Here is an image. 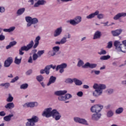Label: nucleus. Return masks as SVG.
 <instances>
[{"label": "nucleus", "instance_id": "f257e3e1", "mask_svg": "<svg viewBox=\"0 0 126 126\" xmlns=\"http://www.w3.org/2000/svg\"><path fill=\"white\" fill-rule=\"evenodd\" d=\"M42 116L43 117H46V118L53 117L56 121H59L62 118L61 114L56 109L52 110V108H47L42 113Z\"/></svg>", "mask_w": 126, "mask_h": 126}, {"label": "nucleus", "instance_id": "f03ea898", "mask_svg": "<svg viewBox=\"0 0 126 126\" xmlns=\"http://www.w3.org/2000/svg\"><path fill=\"white\" fill-rule=\"evenodd\" d=\"M93 88L95 89V90L93 92V95L94 96V97H98V96L102 95V93H103V90L106 89V85L94 84L93 86Z\"/></svg>", "mask_w": 126, "mask_h": 126}, {"label": "nucleus", "instance_id": "7ed1b4c3", "mask_svg": "<svg viewBox=\"0 0 126 126\" xmlns=\"http://www.w3.org/2000/svg\"><path fill=\"white\" fill-rule=\"evenodd\" d=\"M123 44H121V42L118 40L114 42V45L115 46L117 52L126 53V40L123 41Z\"/></svg>", "mask_w": 126, "mask_h": 126}, {"label": "nucleus", "instance_id": "20e7f679", "mask_svg": "<svg viewBox=\"0 0 126 126\" xmlns=\"http://www.w3.org/2000/svg\"><path fill=\"white\" fill-rule=\"evenodd\" d=\"M34 45V41L32 40L27 46H22L20 49H19V55L21 56H23L24 55V52H23V51L27 52L29 51L33 47Z\"/></svg>", "mask_w": 126, "mask_h": 126}, {"label": "nucleus", "instance_id": "39448f33", "mask_svg": "<svg viewBox=\"0 0 126 126\" xmlns=\"http://www.w3.org/2000/svg\"><path fill=\"white\" fill-rule=\"evenodd\" d=\"M28 122L26 123V126H34L36 123H38L39 118L35 116H33L31 119H28Z\"/></svg>", "mask_w": 126, "mask_h": 126}, {"label": "nucleus", "instance_id": "423d86ee", "mask_svg": "<svg viewBox=\"0 0 126 126\" xmlns=\"http://www.w3.org/2000/svg\"><path fill=\"white\" fill-rule=\"evenodd\" d=\"M66 93H67V91L66 90H64L55 92V94L57 96H59L58 97V99L60 101H65V97L62 95H64V94H66Z\"/></svg>", "mask_w": 126, "mask_h": 126}, {"label": "nucleus", "instance_id": "0eeeda50", "mask_svg": "<svg viewBox=\"0 0 126 126\" xmlns=\"http://www.w3.org/2000/svg\"><path fill=\"white\" fill-rule=\"evenodd\" d=\"M102 109H103V106L96 104L91 107V111L92 113H98L101 112Z\"/></svg>", "mask_w": 126, "mask_h": 126}, {"label": "nucleus", "instance_id": "6e6552de", "mask_svg": "<svg viewBox=\"0 0 126 126\" xmlns=\"http://www.w3.org/2000/svg\"><path fill=\"white\" fill-rule=\"evenodd\" d=\"M66 66H67V64H66V63H63L62 64L57 66L56 68V71H58L59 69H60V73H63V72L64 71V68H66Z\"/></svg>", "mask_w": 126, "mask_h": 126}, {"label": "nucleus", "instance_id": "1a4fd4ad", "mask_svg": "<svg viewBox=\"0 0 126 126\" xmlns=\"http://www.w3.org/2000/svg\"><path fill=\"white\" fill-rule=\"evenodd\" d=\"M26 21H27V22H30L32 24H37L38 22V19L36 18H32V17L30 16L26 17Z\"/></svg>", "mask_w": 126, "mask_h": 126}, {"label": "nucleus", "instance_id": "9d476101", "mask_svg": "<svg viewBox=\"0 0 126 126\" xmlns=\"http://www.w3.org/2000/svg\"><path fill=\"white\" fill-rule=\"evenodd\" d=\"M122 32H123V30L122 29L116 30L112 31L111 34L114 37H118V36H120L122 34Z\"/></svg>", "mask_w": 126, "mask_h": 126}, {"label": "nucleus", "instance_id": "9b49d317", "mask_svg": "<svg viewBox=\"0 0 126 126\" xmlns=\"http://www.w3.org/2000/svg\"><path fill=\"white\" fill-rule=\"evenodd\" d=\"M53 51H49L48 52V55H51L52 57H54L55 56L57 52H59L60 51V47L59 46H55L53 48Z\"/></svg>", "mask_w": 126, "mask_h": 126}, {"label": "nucleus", "instance_id": "f8f14e48", "mask_svg": "<svg viewBox=\"0 0 126 126\" xmlns=\"http://www.w3.org/2000/svg\"><path fill=\"white\" fill-rule=\"evenodd\" d=\"M97 66V64L95 63H86L82 67L83 68H87V67H89L90 68H95Z\"/></svg>", "mask_w": 126, "mask_h": 126}, {"label": "nucleus", "instance_id": "ddd939ff", "mask_svg": "<svg viewBox=\"0 0 126 126\" xmlns=\"http://www.w3.org/2000/svg\"><path fill=\"white\" fill-rule=\"evenodd\" d=\"M13 62V60H12V58L9 57L4 62V65L5 67H8L9 66H10V64L12 63Z\"/></svg>", "mask_w": 126, "mask_h": 126}, {"label": "nucleus", "instance_id": "4468645a", "mask_svg": "<svg viewBox=\"0 0 126 126\" xmlns=\"http://www.w3.org/2000/svg\"><path fill=\"white\" fill-rule=\"evenodd\" d=\"M74 120L76 123H79V124H83V125H87V121L85 119H80L78 117H75Z\"/></svg>", "mask_w": 126, "mask_h": 126}, {"label": "nucleus", "instance_id": "2eb2a0df", "mask_svg": "<svg viewBox=\"0 0 126 126\" xmlns=\"http://www.w3.org/2000/svg\"><path fill=\"white\" fill-rule=\"evenodd\" d=\"M45 3V0H38L37 2L35 3L34 7H38L39 5H44Z\"/></svg>", "mask_w": 126, "mask_h": 126}, {"label": "nucleus", "instance_id": "dca6fc26", "mask_svg": "<svg viewBox=\"0 0 126 126\" xmlns=\"http://www.w3.org/2000/svg\"><path fill=\"white\" fill-rule=\"evenodd\" d=\"M57 80V78L53 76H51L49 79V82L47 83V86H49L51 84H53L55 82H56V80Z\"/></svg>", "mask_w": 126, "mask_h": 126}, {"label": "nucleus", "instance_id": "f3484780", "mask_svg": "<svg viewBox=\"0 0 126 126\" xmlns=\"http://www.w3.org/2000/svg\"><path fill=\"white\" fill-rule=\"evenodd\" d=\"M41 40V37L40 36H38L35 38V39L34 40V45L33 46V49H36L37 47L39 45V41Z\"/></svg>", "mask_w": 126, "mask_h": 126}, {"label": "nucleus", "instance_id": "a211bd4d", "mask_svg": "<svg viewBox=\"0 0 126 126\" xmlns=\"http://www.w3.org/2000/svg\"><path fill=\"white\" fill-rule=\"evenodd\" d=\"M101 114H99L97 113H96L95 114H94L92 115V120H93L94 121H97L99 120L100 118H101Z\"/></svg>", "mask_w": 126, "mask_h": 126}, {"label": "nucleus", "instance_id": "6ab92c4d", "mask_svg": "<svg viewBox=\"0 0 126 126\" xmlns=\"http://www.w3.org/2000/svg\"><path fill=\"white\" fill-rule=\"evenodd\" d=\"M38 103L37 102H29L28 103H26L25 106H27L28 108H33V107L37 106Z\"/></svg>", "mask_w": 126, "mask_h": 126}, {"label": "nucleus", "instance_id": "aec40b11", "mask_svg": "<svg viewBox=\"0 0 126 126\" xmlns=\"http://www.w3.org/2000/svg\"><path fill=\"white\" fill-rule=\"evenodd\" d=\"M101 34L100 31H97L94 35V40H95L96 39H100L101 38Z\"/></svg>", "mask_w": 126, "mask_h": 126}, {"label": "nucleus", "instance_id": "412c9836", "mask_svg": "<svg viewBox=\"0 0 126 126\" xmlns=\"http://www.w3.org/2000/svg\"><path fill=\"white\" fill-rule=\"evenodd\" d=\"M98 14H99V11L96 10L94 13H92L89 16H87V18L88 19H91V18H94V17H95V16L98 15Z\"/></svg>", "mask_w": 126, "mask_h": 126}, {"label": "nucleus", "instance_id": "4be33fe9", "mask_svg": "<svg viewBox=\"0 0 126 126\" xmlns=\"http://www.w3.org/2000/svg\"><path fill=\"white\" fill-rule=\"evenodd\" d=\"M62 28H58L55 31V33L54 34V37H58V36H60L61 33H62Z\"/></svg>", "mask_w": 126, "mask_h": 126}, {"label": "nucleus", "instance_id": "5701e85b", "mask_svg": "<svg viewBox=\"0 0 126 126\" xmlns=\"http://www.w3.org/2000/svg\"><path fill=\"white\" fill-rule=\"evenodd\" d=\"M5 108L6 109L11 110V109H13V108H14V103H13V102L8 103L5 106Z\"/></svg>", "mask_w": 126, "mask_h": 126}, {"label": "nucleus", "instance_id": "b1692460", "mask_svg": "<svg viewBox=\"0 0 126 126\" xmlns=\"http://www.w3.org/2000/svg\"><path fill=\"white\" fill-rule=\"evenodd\" d=\"M13 117V114H9L8 116H5L3 118L4 121H5V122H10V120H11V118Z\"/></svg>", "mask_w": 126, "mask_h": 126}, {"label": "nucleus", "instance_id": "393cba45", "mask_svg": "<svg viewBox=\"0 0 126 126\" xmlns=\"http://www.w3.org/2000/svg\"><path fill=\"white\" fill-rule=\"evenodd\" d=\"M73 80L76 85L80 86V85H82V81H81L76 78L73 79Z\"/></svg>", "mask_w": 126, "mask_h": 126}, {"label": "nucleus", "instance_id": "a878e982", "mask_svg": "<svg viewBox=\"0 0 126 126\" xmlns=\"http://www.w3.org/2000/svg\"><path fill=\"white\" fill-rule=\"evenodd\" d=\"M24 11H25V8H20L17 11V14H18V15H21V14L24 13Z\"/></svg>", "mask_w": 126, "mask_h": 126}, {"label": "nucleus", "instance_id": "bb28decb", "mask_svg": "<svg viewBox=\"0 0 126 126\" xmlns=\"http://www.w3.org/2000/svg\"><path fill=\"white\" fill-rule=\"evenodd\" d=\"M46 73V74H50V71L48 69V68H45L44 69H41L40 70V73L41 74H44V73Z\"/></svg>", "mask_w": 126, "mask_h": 126}, {"label": "nucleus", "instance_id": "cd10ccee", "mask_svg": "<svg viewBox=\"0 0 126 126\" xmlns=\"http://www.w3.org/2000/svg\"><path fill=\"white\" fill-rule=\"evenodd\" d=\"M111 58V56L109 55H107V56H103L100 57V60L101 61H107V60H109Z\"/></svg>", "mask_w": 126, "mask_h": 126}, {"label": "nucleus", "instance_id": "c85d7f7f", "mask_svg": "<svg viewBox=\"0 0 126 126\" xmlns=\"http://www.w3.org/2000/svg\"><path fill=\"white\" fill-rule=\"evenodd\" d=\"M15 29V27H12L8 29H4L3 30V31H4V32H12Z\"/></svg>", "mask_w": 126, "mask_h": 126}, {"label": "nucleus", "instance_id": "c756f323", "mask_svg": "<svg viewBox=\"0 0 126 126\" xmlns=\"http://www.w3.org/2000/svg\"><path fill=\"white\" fill-rule=\"evenodd\" d=\"M21 60H22V58L18 59V58H17V57H15L14 61L15 63H16V64H20V63H21Z\"/></svg>", "mask_w": 126, "mask_h": 126}, {"label": "nucleus", "instance_id": "7c9ffc66", "mask_svg": "<svg viewBox=\"0 0 126 126\" xmlns=\"http://www.w3.org/2000/svg\"><path fill=\"white\" fill-rule=\"evenodd\" d=\"M36 80L39 82H41V81H43L44 80V77H43V76L42 75H39L36 77Z\"/></svg>", "mask_w": 126, "mask_h": 126}, {"label": "nucleus", "instance_id": "2f4dec72", "mask_svg": "<svg viewBox=\"0 0 126 126\" xmlns=\"http://www.w3.org/2000/svg\"><path fill=\"white\" fill-rule=\"evenodd\" d=\"M46 68H47L48 71H50V69H51V68H53V69H55V68H56V65H53V64L48 65L46 66Z\"/></svg>", "mask_w": 126, "mask_h": 126}, {"label": "nucleus", "instance_id": "473e14b6", "mask_svg": "<svg viewBox=\"0 0 126 126\" xmlns=\"http://www.w3.org/2000/svg\"><path fill=\"white\" fill-rule=\"evenodd\" d=\"M0 86L4 87L5 88L7 89L10 86V84H9V83H3L1 84Z\"/></svg>", "mask_w": 126, "mask_h": 126}, {"label": "nucleus", "instance_id": "72a5a7b5", "mask_svg": "<svg viewBox=\"0 0 126 126\" xmlns=\"http://www.w3.org/2000/svg\"><path fill=\"white\" fill-rule=\"evenodd\" d=\"M124 108L122 107L119 108L116 110V113L118 114H122V112H123Z\"/></svg>", "mask_w": 126, "mask_h": 126}, {"label": "nucleus", "instance_id": "f704fd0d", "mask_svg": "<svg viewBox=\"0 0 126 126\" xmlns=\"http://www.w3.org/2000/svg\"><path fill=\"white\" fill-rule=\"evenodd\" d=\"M69 22L70 24H71V25H76V24H78V23H79V21L76 22L75 20H70Z\"/></svg>", "mask_w": 126, "mask_h": 126}, {"label": "nucleus", "instance_id": "c9c22d12", "mask_svg": "<svg viewBox=\"0 0 126 126\" xmlns=\"http://www.w3.org/2000/svg\"><path fill=\"white\" fill-rule=\"evenodd\" d=\"M27 88H28V84H24L20 86L21 89H27Z\"/></svg>", "mask_w": 126, "mask_h": 126}, {"label": "nucleus", "instance_id": "e433bc0d", "mask_svg": "<svg viewBox=\"0 0 126 126\" xmlns=\"http://www.w3.org/2000/svg\"><path fill=\"white\" fill-rule=\"evenodd\" d=\"M38 57L39 56H38V54L34 53L32 55V61H36Z\"/></svg>", "mask_w": 126, "mask_h": 126}, {"label": "nucleus", "instance_id": "4c0bfd02", "mask_svg": "<svg viewBox=\"0 0 126 126\" xmlns=\"http://www.w3.org/2000/svg\"><path fill=\"white\" fill-rule=\"evenodd\" d=\"M13 101V97L11 96V94H9V97L7 99V102H12Z\"/></svg>", "mask_w": 126, "mask_h": 126}, {"label": "nucleus", "instance_id": "58836bf2", "mask_svg": "<svg viewBox=\"0 0 126 126\" xmlns=\"http://www.w3.org/2000/svg\"><path fill=\"white\" fill-rule=\"evenodd\" d=\"M44 53H45V51L44 50L38 51L37 52V55L38 56V57H41V56H42V55H43Z\"/></svg>", "mask_w": 126, "mask_h": 126}, {"label": "nucleus", "instance_id": "ea45409f", "mask_svg": "<svg viewBox=\"0 0 126 126\" xmlns=\"http://www.w3.org/2000/svg\"><path fill=\"white\" fill-rule=\"evenodd\" d=\"M64 97H65V100H67V99H69L70 98H71V97H72V96L71 95V94H67L65 95Z\"/></svg>", "mask_w": 126, "mask_h": 126}, {"label": "nucleus", "instance_id": "a19ab883", "mask_svg": "<svg viewBox=\"0 0 126 126\" xmlns=\"http://www.w3.org/2000/svg\"><path fill=\"white\" fill-rule=\"evenodd\" d=\"M84 64V63H83V61L82 60H80L78 61L77 66H79V67H80V66L83 65Z\"/></svg>", "mask_w": 126, "mask_h": 126}, {"label": "nucleus", "instance_id": "79ce46f5", "mask_svg": "<svg viewBox=\"0 0 126 126\" xmlns=\"http://www.w3.org/2000/svg\"><path fill=\"white\" fill-rule=\"evenodd\" d=\"M19 79V77L18 76H16V77L14 78L11 81V83H14L15 81H17Z\"/></svg>", "mask_w": 126, "mask_h": 126}, {"label": "nucleus", "instance_id": "37998d69", "mask_svg": "<svg viewBox=\"0 0 126 126\" xmlns=\"http://www.w3.org/2000/svg\"><path fill=\"white\" fill-rule=\"evenodd\" d=\"M114 115V113L112 111H109L107 112V117L108 118H110V117H112Z\"/></svg>", "mask_w": 126, "mask_h": 126}, {"label": "nucleus", "instance_id": "c03bdc74", "mask_svg": "<svg viewBox=\"0 0 126 126\" xmlns=\"http://www.w3.org/2000/svg\"><path fill=\"white\" fill-rule=\"evenodd\" d=\"M75 21H76V22H78V21H79V22H81V17H79V16L76 17L75 18Z\"/></svg>", "mask_w": 126, "mask_h": 126}, {"label": "nucleus", "instance_id": "a18cd8bd", "mask_svg": "<svg viewBox=\"0 0 126 126\" xmlns=\"http://www.w3.org/2000/svg\"><path fill=\"white\" fill-rule=\"evenodd\" d=\"M99 55H106L107 54V52L106 50H101V52L98 53Z\"/></svg>", "mask_w": 126, "mask_h": 126}, {"label": "nucleus", "instance_id": "49530a36", "mask_svg": "<svg viewBox=\"0 0 126 126\" xmlns=\"http://www.w3.org/2000/svg\"><path fill=\"white\" fill-rule=\"evenodd\" d=\"M61 44H64L65 43H66V37H63L61 40Z\"/></svg>", "mask_w": 126, "mask_h": 126}, {"label": "nucleus", "instance_id": "de8ad7c7", "mask_svg": "<svg viewBox=\"0 0 126 126\" xmlns=\"http://www.w3.org/2000/svg\"><path fill=\"white\" fill-rule=\"evenodd\" d=\"M65 82H66V83H72V82H74L73 79H67L65 81Z\"/></svg>", "mask_w": 126, "mask_h": 126}, {"label": "nucleus", "instance_id": "09e8293b", "mask_svg": "<svg viewBox=\"0 0 126 126\" xmlns=\"http://www.w3.org/2000/svg\"><path fill=\"white\" fill-rule=\"evenodd\" d=\"M112 47H113V43L112 41H110L108 43L107 48H108V49H111Z\"/></svg>", "mask_w": 126, "mask_h": 126}, {"label": "nucleus", "instance_id": "8fccbe9b", "mask_svg": "<svg viewBox=\"0 0 126 126\" xmlns=\"http://www.w3.org/2000/svg\"><path fill=\"white\" fill-rule=\"evenodd\" d=\"M97 15L98 19H102L104 18V15L103 14H98Z\"/></svg>", "mask_w": 126, "mask_h": 126}, {"label": "nucleus", "instance_id": "3c124183", "mask_svg": "<svg viewBox=\"0 0 126 126\" xmlns=\"http://www.w3.org/2000/svg\"><path fill=\"white\" fill-rule=\"evenodd\" d=\"M77 95L78 96V97H82L83 96V93L81 91L78 92L77 93Z\"/></svg>", "mask_w": 126, "mask_h": 126}, {"label": "nucleus", "instance_id": "603ef678", "mask_svg": "<svg viewBox=\"0 0 126 126\" xmlns=\"http://www.w3.org/2000/svg\"><path fill=\"white\" fill-rule=\"evenodd\" d=\"M72 0H57L58 2L62 1V2H67V1H72Z\"/></svg>", "mask_w": 126, "mask_h": 126}, {"label": "nucleus", "instance_id": "864d4df0", "mask_svg": "<svg viewBox=\"0 0 126 126\" xmlns=\"http://www.w3.org/2000/svg\"><path fill=\"white\" fill-rule=\"evenodd\" d=\"M5 39V36L2 34L0 35V41H3Z\"/></svg>", "mask_w": 126, "mask_h": 126}, {"label": "nucleus", "instance_id": "5fc2aeb1", "mask_svg": "<svg viewBox=\"0 0 126 126\" xmlns=\"http://www.w3.org/2000/svg\"><path fill=\"white\" fill-rule=\"evenodd\" d=\"M16 43H17L16 41H11L9 44L12 47H13V46H15V45H16Z\"/></svg>", "mask_w": 126, "mask_h": 126}, {"label": "nucleus", "instance_id": "6e6d98bb", "mask_svg": "<svg viewBox=\"0 0 126 126\" xmlns=\"http://www.w3.org/2000/svg\"><path fill=\"white\" fill-rule=\"evenodd\" d=\"M28 63H33V59H32V57L30 56L29 57V60H28Z\"/></svg>", "mask_w": 126, "mask_h": 126}, {"label": "nucleus", "instance_id": "4d7b16f0", "mask_svg": "<svg viewBox=\"0 0 126 126\" xmlns=\"http://www.w3.org/2000/svg\"><path fill=\"white\" fill-rule=\"evenodd\" d=\"M5 115H6V114H5V112H4V111L0 112V117H4V116H5Z\"/></svg>", "mask_w": 126, "mask_h": 126}, {"label": "nucleus", "instance_id": "13d9d810", "mask_svg": "<svg viewBox=\"0 0 126 126\" xmlns=\"http://www.w3.org/2000/svg\"><path fill=\"white\" fill-rule=\"evenodd\" d=\"M32 73V70L30 69L28 71L26 72V74L27 75H30Z\"/></svg>", "mask_w": 126, "mask_h": 126}, {"label": "nucleus", "instance_id": "bf43d9fd", "mask_svg": "<svg viewBox=\"0 0 126 126\" xmlns=\"http://www.w3.org/2000/svg\"><path fill=\"white\" fill-rule=\"evenodd\" d=\"M107 92H108V94H112V93H113V92H114V91L113 90V89H108L107 90Z\"/></svg>", "mask_w": 126, "mask_h": 126}, {"label": "nucleus", "instance_id": "052dcab7", "mask_svg": "<svg viewBox=\"0 0 126 126\" xmlns=\"http://www.w3.org/2000/svg\"><path fill=\"white\" fill-rule=\"evenodd\" d=\"M5 11V9H4V7H0V12H4Z\"/></svg>", "mask_w": 126, "mask_h": 126}, {"label": "nucleus", "instance_id": "680f3d73", "mask_svg": "<svg viewBox=\"0 0 126 126\" xmlns=\"http://www.w3.org/2000/svg\"><path fill=\"white\" fill-rule=\"evenodd\" d=\"M94 72L95 74H96V75H98V74H100V71L99 70L94 71Z\"/></svg>", "mask_w": 126, "mask_h": 126}, {"label": "nucleus", "instance_id": "e2e57ef3", "mask_svg": "<svg viewBox=\"0 0 126 126\" xmlns=\"http://www.w3.org/2000/svg\"><path fill=\"white\" fill-rule=\"evenodd\" d=\"M83 88L85 89H88V88H89V86H88V85H84L83 86Z\"/></svg>", "mask_w": 126, "mask_h": 126}, {"label": "nucleus", "instance_id": "0e129e2a", "mask_svg": "<svg viewBox=\"0 0 126 126\" xmlns=\"http://www.w3.org/2000/svg\"><path fill=\"white\" fill-rule=\"evenodd\" d=\"M11 47H12L9 43V45H7L6 47V49L7 50H8V49H10V48H11Z\"/></svg>", "mask_w": 126, "mask_h": 126}, {"label": "nucleus", "instance_id": "69168bd1", "mask_svg": "<svg viewBox=\"0 0 126 126\" xmlns=\"http://www.w3.org/2000/svg\"><path fill=\"white\" fill-rule=\"evenodd\" d=\"M108 23H109V22H107L106 23H101V24H104V26H108Z\"/></svg>", "mask_w": 126, "mask_h": 126}, {"label": "nucleus", "instance_id": "338daca9", "mask_svg": "<svg viewBox=\"0 0 126 126\" xmlns=\"http://www.w3.org/2000/svg\"><path fill=\"white\" fill-rule=\"evenodd\" d=\"M29 2H31L32 5H33L34 4V0H30Z\"/></svg>", "mask_w": 126, "mask_h": 126}, {"label": "nucleus", "instance_id": "774afa93", "mask_svg": "<svg viewBox=\"0 0 126 126\" xmlns=\"http://www.w3.org/2000/svg\"><path fill=\"white\" fill-rule=\"evenodd\" d=\"M32 23H31V22H28V24H27V27H30V26H31V25H32Z\"/></svg>", "mask_w": 126, "mask_h": 126}]
</instances>
